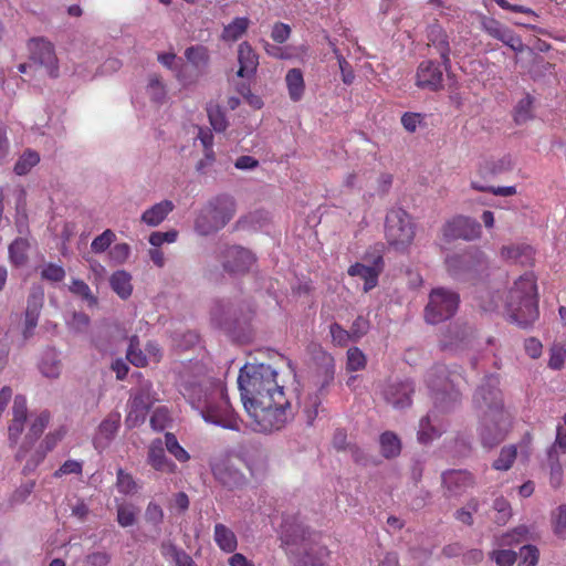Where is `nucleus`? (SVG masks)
<instances>
[{
	"instance_id": "obj_40",
	"label": "nucleus",
	"mask_w": 566,
	"mask_h": 566,
	"mask_svg": "<svg viewBox=\"0 0 566 566\" xmlns=\"http://www.w3.org/2000/svg\"><path fill=\"white\" fill-rule=\"evenodd\" d=\"M39 161V154L34 150L28 149L15 163L14 172L19 176L27 175Z\"/></svg>"
},
{
	"instance_id": "obj_5",
	"label": "nucleus",
	"mask_w": 566,
	"mask_h": 566,
	"mask_svg": "<svg viewBox=\"0 0 566 566\" xmlns=\"http://www.w3.org/2000/svg\"><path fill=\"white\" fill-rule=\"evenodd\" d=\"M507 311L520 327L527 328L539 316L537 285L533 274L526 273L514 282L507 295Z\"/></svg>"
},
{
	"instance_id": "obj_17",
	"label": "nucleus",
	"mask_w": 566,
	"mask_h": 566,
	"mask_svg": "<svg viewBox=\"0 0 566 566\" xmlns=\"http://www.w3.org/2000/svg\"><path fill=\"white\" fill-rule=\"evenodd\" d=\"M120 421L122 415L118 411H112L103 419L93 439L96 449H104L111 443L120 428Z\"/></svg>"
},
{
	"instance_id": "obj_4",
	"label": "nucleus",
	"mask_w": 566,
	"mask_h": 566,
	"mask_svg": "<svg viewBox=\"0 0 566 566\" xmlns=\"http://www.w3.org/2000/svg\"><path fill=\"white\" fill-rule=\"evenodd\" d=\"M455 378L461 375L447 373L443 366H436L428 375V385L434 399V410L420 420L418 440L428 443L441 436V428L432 426L431 421L438 411H448L460 401V391L454 388Z\"/></svg>"
},
{
	"instance_id": "obj_50",
	"label": "nucleus",
	"mask_w": 566,
	"mask_h": 566,
	"mask_svg": "<svg viewBox=\"0 0 566 566\" xmlns=\"http://www.w3.org/2000/svg\"><path fill=\"white\" fill-rule=\"evenodd\" d=\"M554 533L559 537H566V504L559 505L552 516Z\"/></svg>"
},
{
	"instance_id": "obj_32",
	"label": "nucleus",
	"mask_w": 566,
	"mask_h": 566,
	"mask_svg": "<svg viewBox=\"0 0 566 566\" xmlns=\"http://www.w3.org/2000/svg\"><path fill=\"white\" fill-rule=\"evenodd\" d=\"M528 528L525 525H520L510 532H506L494 538L495 545L499 547L518 545L528 538Z\"/></svg>"
},
{
	"instance_id": "obj_7",
	"label": "nucleus",
	"mask_w": 566,
	"mask_h": 566,
	"mask_svg": "<svg viewBox=\"0 0 566 566\" xmlns=\"http://www.w3.org/2000/svg\"><path fill=\"white\" fill-rule=\"evenodd\" d=\"M416 226L411 216L401 208L388 211L385 221V235L387 242L396 248H406L415 239Z\"/></svg>"
},
{
	"instance_id": "obj_28",
	"label": "nucleus",
	"mask_w": 566,
	"mask_h": 566,
	"mask_svg": "<svg viewBox=\"0 0 566 566\" xmlns=\"http://www.w3.org/2000/svg\"><path fill=\"white\" fill-rule=\"evenodd\" d=\"M30 242L25 238H17L9 245L8 254L10 263L15 268L24 266L29 261Z\"/></svg>"
},
{
	"instance_id": "obj_62",
	"label": "nucleus",
	"mask_w": 566,
	"mask_h": 566,
	"mask_svg": "<svg viewBox=\"0 0 566 566\" xmlns=\"http://www.w3.org/2000/svg\"><path fill=\"white\" fill-rule=\"evenodd\" d=\"M532 98L530 95L521 99L516 106L514 119L517 124L525 123L531 118Z\"/></svg>"
},
{
	"instance_id": "obj_12",
	"label": "nucleus",
	"mask_w": 566,
	"mask_h": 566,
	"mask_svg": "<svg viewBox=\"0 0 566 566\" xmlns=\"http://www.w3.org/2000/svg\"><path fill=\"white\" fill-rule=\"evenodd\" d=\"M443 82L441 64L432 60H426L419 63L415 76V84L418 88L439 92L444 87Z\"/></svg>"
},
{
	"instance_id": "obj_13",
	"label": "nucleus",
	"mask_w": 566,
	"mask_h": 566,
	"mask_svg": "<svg viewBox=\"0 0 566 566\" xmlns=\"http://www.w3.org/2000/svg\"><path fill=\"white\" fill-rule=\"evenodd\" d=\"M222 258L223 270L232 275L245 274L255 263V256L252 252L239 245L226 248Z\"/></svg>"
},
{
	"instance_id": "obj_51",
	"label": "nucleus",
	"mask_w": 566,
	"mask_h": 566,
	"mask_svg": "<svg viewBox=\"0 0 566 566\" xmlns=\"http://www.w3.org/2000/svg\"><path fill=\"white\" fill-rule=\"evenodd\" d=\"M539 559V551L534 545H524L520 551L518 566H536Z\"/></svg>"
},
{
	"instance_id": "obj_48",
	"label": "nucleus",
	"mask_w": 566,
	"mask_h": 566,
	"mask_svg": "<svg viewBox=\"0 0 566 566\" xmlns=\"http://www.w3.org/2000/svg\"><path fill=\"white\" fill-rule=\"evenodd\" d=\"M116 240V234L113 230L106 229L103 233L97 235L91 243V250L101 254L108 250L112 243Z\"/></svg>"
},
{
	"instance_id": "obj_52",
	"label": "nucleus",
	"mask_w": 566,
	"mask_h": 566,
	"mask_svg": "<svg viewBox=\"0 0 566 566\" xmlns=\"http://www.w3.org/2000/svg\"><path fill=\"white\" fill-rule=\"evenodd\" d=\"M563 424L557 426L555 441L548 448V451L559 454H566V413L563 416Z\"/></svg>"
},
{
	"instance_id": "obj_63",
	"label": "nucleus",
	"mask_w": 566,
	"mask_h": 566,
	"mask_svg": "<svg viewBox=\"0 0 566 566\" xmlns=\"http://www.w3.org/2000/svg\"><path fill=\"white\" fill-rule=\"evenodd\" d=\"M319 398L316 394L308 395L303 412L308 424H312L318 415Z\"/></svg>"
},
{
	"instance_id": "obj_41",
	"label": "nucleus",
	"mask_w": 566,
	"mask_h": 566,
	"mask_svg": "<svg viewBox=\"0 0 566 566\" xmlns=\"http://www.w3.org/2000/svg\"><path fill=\"white\" fill-rule=\"evenodd\" d=\"M126 357L136 367H145L147 365V355L139 348L137 336L130 337Z\"/></svg>"
},
{
	"instance_id": "obj_37",
	"label": "nucleus",
	"mask_w": 566,
	"mask_h": 566,
	"mask_svg": "<svg viewBox=\"0 0 566 566\" xmlns=\"http://www.w3.org/2000/svg\"><path fill=\"white\" fill-rule=\"evenodd\" d=\"M413 385L411 381H402L397 385L396 392H391L390 401L395 407L403 408L411 403V394L413 392Z\"/></svg>"
},
{
	"instance_id": "obj_23",
	"label": "nucleus",
	"mask_w": 566,
	"mask_h": 566,
	"mask_svg": "<svg viewBox=\"0 0 566 566\" xmlns=\"http://www.w3.org/2000/svg\"><path fill=\"white\" fill-rule=\"evenodd\" d=\"M482 29L490 36L500 40L504 44L515 49V42H520L513 32L504 27L500 21L491 17H483L481 20Z\"/></svg>"
},
{
	"instance_id": "obj_2",
	"label": "nucleus",
	"mask_w": 566,
	"mask_h": 566,
	"mask_svg": "<svg viewBox=\"0 0 566 566\" xmlns=\"http://www.w3.org/2000/svg\"><path fill=\"white\" fill-rule=\"evenodd\" d=\"M180 392L206 422L224 429L240 430L239 420L219 379L202 377L187 380L181 385Z\"/></svg>"
},
{
	"instance_id": "obj_20",
	"label": "nucleus",
	"mask_w": 566,
	"mask_h": 566,
	"mask_svg": "<svg viewBox=\"0 0 566 566\" xmlns=\"http://www.w3.org/2000/svg\"><path fill=\"white\" fill-rule=\"evenodd\" d=\"M28 408L27 399L23 396H15L12 407V420L9 424V440L11 444H15L24 429Z\"/></svg>"
},
{
	"instance_id": "obj_8",
	"label": "nucleus",
	"mask_w": 566,
	"mask_h": 566,
	"mask_svg": "<svg viewBox=\"0 0 566 566\" xmlns=\"http://www.w3.org/2000/svg\"><path fill=\"white\" fill-rule=\"evenodd\" d=\"M460 303L458 293L444 289H433L429 294V302L424 308V318L429 324H438L451 318Z\"/></svg>"
},
{
	"instance_id": "obj_22",
	"label": "nucleus",
	"mask_w": 566,
	"mask_h": 566,
	"mask_svg": "<svg viewBox=\"0 0 566 566\" xmlns=\"http://www.w3.org/2000/svg\"><path fill=\"white\" fill-rule=\"evenodd\" d=\"M49 422V411L44 410L40 412L39 416H36V418L32 421L30 426L28 434L25 436V441L23 442V444L15 454L17 460L20 461L25 457L29 447H31L39 439V437L43 433Z\"/></svg>"
},
{
	"instance_id": "obj_45",
	"label": "nucleus",
	"mask_w": 566,
	"mask_h": 566,
	"mask_svg": "<svg viewBox=\"0 0 566 566\" xmlns=\"http://www.w3.org/2000/svg\"><path fill=\"white\" fill-rule=\"evenodd\" d=\"M116 488L119 493L128 495L136 493L138 486L132 474L123 469H118L116 473Z\"/></svg>"
},
{
	"instance_id": "obj_55",
	"label": "nucleus",
	"mask_w": 566,
	"mask_h": 566,
	"mask_svg": "<svg viewBox=\"0 0 566 566\" xmlns=\"http://www.w3.org/2000/svg\"><path fill=\"white\" fill-rule=\"evenodd\" d=\"M471 187L474 190L483 191V192H491L495 196H503L509 197L516 193V188L514 186H507V187H491V186H484L483 184L472 180Z\"/></svg>"
},
{
	"instance_id": "obj_11",
	"label": "nucleus",
	"mask_w": 566,
	"mask_h": 566,
	"mask_svg": "<svg viewBox=\"0 0 566 566\" xmlns=\"http://www.w3.org/2000/svg\"><path fill=\"white\" fill-rule=\"evenodd\" d=\"M442 233L448 241L457 239L472 241L481 237V226L470 217L455 216L444 223Z\"/></svg>"
},
{
	"instance_id": "obj_43",
	"label": "nucleus",
	"mask_w": 566,
	"mask_h": 566,
	"mask_svg": "<svg viewBox=\"0 0 566 566\" xmlns=\"http://www.w3.org/2000/svg\"><path fill=\"white\" fill-rule=\"evenodd\" d=\"M492 507L496 512L494 522L497 525H505L512 517L511 504L504 496L496 497Z\"/></svg>"
},
{
	"instance_id": "obj_19",
	"label": "nucleus",
	"mask_w": 566,
	"mask_h": 566,
	"mask_svg": "<svg viewBox=\"0 0 566 566\" xmlns=\"http://www.w3.org/2000/svg\"><path fill=\"white\" fill-rule=\"evenodd\" d=\"M442 483L450 495H461L475 484L473 475L463 470H451L442 474Z\"/></svg>"
},
{
	"instance_id": "obj_36",
	"label": "nucleus",
	"mask_w": 566,
	"mask_h": 566,
	"mask_svg": "<svg viewBox=\"0 0 566 566\" xmlns=\"http://www.w3.org/2000/svg\"><path fill=\"white\" fill-rule=\"evenodd\" d=\"M547 463L549 467V483L554 489H557L563 483L560 454L547 450Z\"/></svg>"
},
{
	"instance_id": "obj_35",
	"label": "nucleus",
	"mask_w": 566,
	"mask_h": 566,
	"mask_svg": "<svg viewBox=\"0 0 566 566\" xmlns=\"http://www.w3.org/2000/svg\"><path fill=\"white\" fill-rule=\"evenodd\" d=\"M39 369L44 377L57 378L61 374V361L57 359V355L53 349H49L44 353Z\"/></svg>"
},
{
	"instance_id": "obj_60",
	"label": "nucleus",
	"mask_w": 566,
	"mask_h": 566,
	"mask_svg": "<svg viewBox=\"0 0 566 566\" xmlns=\"http://www.w3.org/2000/svg\"><path fill=\"white\" fill-rule=\"evenodd\" d=\"M423 119V114L406 112L401 116V125L408 133H415L418 126L422 124Z\"/></svg>"
},
{
	"instance_id": "obj_25",
	"label": "nucleus",
	"mask_w": 566,
	"mask_h": 566,
	"mask_svg": "<svg viewBox=\"0 0 566 566\" xmlns=\"http://www.w3.org/2000/svg\"><path fill=\"white\" fill-rule=\"evenodd\" d=\"M148 463L156 470L165 473H174L177 465L169 460L160 440L154 441L148 450Z\"/></svg>"
},
{
	"instance_id": "obj_56",
	"label": "nucleus",
	"mask_w": 566,
	"mask_h": 566,
	"mask_svg": "<svg viewBox=\"0 0 566 566\" xmlns=\"http://www.w3.org/2000/svg\"><path fill=\"white\" fill-rule=\"evenodd\" d=\"M329 333L333 343L340 347H345L353 339L350 331L344 329L338 323H333L329 326Z\"/></svg>"
},
{
	"instance_id": "obj_29",
	"label": "nucleus",
	"mask_w": 566,
	"mask_h": 566,
	"mask_svg": "<svg viewBox=\"0 0 566 566\" xmlns=\"http://www.w3.org/2000/svg\"><path fill=\"white\" fill-rule=\"evenodd\" d=\"M109 285L122 300H127L133 293L132 275L125 270L115 271L109 277Z\"/></svg>"
},
{
	"instance_id": "obj_61",
	"label": "nucleus",
	"mask_w": 566,
	"mask_h": 566,
	"mask_svg": "<svg viewBox=\"0 0 566 566\" xmlns=\"http://www.w3.org/2000/svg\"><path fill=\"white\" fill-rule=\"evenodd\" d=\"M117 522L122 527H128L136 522V512L133 506L120 505L117 507Z\"/></svg>"
},
{
	"instance_id": "obj_47",
	"label": "nucleus",
	"mask_w": 566,
	"mask_h": 566,
	"mask_svg": "<svg viewBox=\"0 0 566 566\" xmlns=\"http://www.w3.org/2000/svg\"><path fill=\"white\" fill-rule=\"evenodd\" d=\"M165 446L167 451L179 462H187L189 460V453L179 444L174 433L167 432L165 434Z\"/></svg>"
},
{
	"instance_id": "obj_24",
	"label": "nucleus",
	"mask_w": 566,
	"mask_h": 566,
	"mask_svg": "<svg viewBox=\"0 0 566 566\" xmlns=\"http://www.w3.org/2000/svg\"><path fill=\"white\" fill-rule=\"evenodd\" d=\"M378 263H381V258H378V260L375 262V265ZM380 272V268L368 266L359 262L352 264L347 270L348 275L359 276L361 280H364V292L366 293L376 287Z\"/></svg>"
},
{
	"instance_id": "obj_49",
	"label": "nucleus",
	"mask_w": 566,
	"mask_h": 566,
	"mask_svg": "<svg viewBox=\"0 0 566 566\" xmlns=\"http://www.w3.org/2000/svg\"><path fill=\"white\" fill-rule=\"evenodd\" d=\"M43 302V290L41 287H33L28 296L25 313L40 315Z\"/></svg>"
},
{
	"instance_id": "obj_31",
	"label": "nucleus",
	"mask_w": 566,
	"mask_h": 566,
	"mask_svg": "<svg viewBox=\"0 0 566 566\" xmlns=\"http://www.w3.org/2000/svg\"><path fill=\"white\" fill-rule=\"evenodd\" d=\"M213 537L218 547L226 553H233L238 547L235 534L224 524L218 523L214 525Z\"/></svg>"
},
{
	"instance_id": "obj_6",
	"label": "nucleus",
	"mask_w": 566,
	"mask_h": 566,
	"mask_svg": "<svg viewBox=\"0 0 566 566\" xmlns=\"http://www.w3.org/2000/svg\"><path fill=\"white\" fill-rule=\"evenodd\" d=\"M235 213V201L229 195H219L201 210L195 222L197 232L209 235L224 228Z\"/></svg>"
},
{
	"instance_id": "obj_15",
	"label": "nucleus",
	"mask_w": 566,
	"mask_h": 566,
	"mask_svg": "<svg viewBox=\"0 0 566 566\" xmlns=\"http://www.w3.org/2000/svg\"><path fill=\"white\" fill-rule=\"evenodd\" d=\"M31 59L50 70L52 76H56L57 65L54 48L44 39H32L29 42Z\"/></svg>"
},
{
	"instance_id": "obj_27",
	"label": "nucleus",
	"mask_w": 566,
	"mask_h": 566,
	"mask_svg": "<svg viewBox=\"0 0 566 566\" xmlns=\"http://www.w3.org/2000/svg\"><path fill=\"white\" fill-rule=\"evenodd\" d=\"M306 531L296 521L285 520L281 525V541L285 546L298 545L305 541Z\"/></svg>"
},
{
	"instance_id": "obj_30",
	"label": "nucleus",
	"mask_w": 566,
	"mask_h": 566,
	"mask_svg": "<svg viewBox=\"0 0 566 566\" xmlns=\"http://www.w3.org/2000/svg\"><path fill=\"white\" fill-rule=\"evenodd\" d=\"M285 83L291 101L298 102L305 92L303 72L300 69H291L285 75Z\"/></svg>"
},
{
	"instance_id": "obj_59",
	"label": "nucleus",
	"mask_w": 566,
	"mask_h": 566,
	"mask_svg": "<svg viewBox=\"0 0 566 566\" xmlns=\"http://www.w3.org/2000/svg\"><path fill=\"white\" fill-rule=\"evenodd\" d=\"M490 557L499 566H512L516 562V553L511 549H495Z\"/></svg>"
},
{
	"instance_id": "obj_42",
	"label": "nucleus",
	"mask_w": 566,
	"mask_h": 566,
	"mask_svg": "<svg viewBox=\"0 0 566 566\" xmlns=\"http://www.w3.org/2000/svg\"><path fill=\"white\" fill-rule=\"evenodd\" d=\"M208 118L210 125L217 133H222L228 127V120L221 107L216 104H210L207 107Z\"/></svg>"
},
{
	"instance_id": "obj_3",
	"label": "nucleus",
	"mask_w": 566,
	"mask_h": 566,
	"mask_svg": "<svg viewBox=\"0 0 566 566\" xmlns=\"http://www.w3.org/2000/svg\"><path fill=\"white\" fill-rule=\"evenodd\" d=\"M499 385L496 376H488L473 396L476 409L482 412L480 438L482 444L489 449L505 439L511 426V417L504 410Z\"/></svg>"
},
{
	"instance_id": "obj_34",
	"label": "nucleus",
	"mask_w": 566,
	"mask_h": 566,
	"mask_svg": "<svg viewBox=\"0 0 566 566\" xmlns=\"http://www.w3.org/2000/svg\"><path fill=\"white\" fill-rule=\"evenodd\" d=\"M380 453L387 458H396L400 454L401 442L398 436L391 431L381 433L379 438Z\"/></svg>"
},
{
	"instance_id": "obj_46",
	"label": "nucleus",
	"mask_w": 566,
	"mask_h": 566,
	"mask_svg": "<svg viewBox=\"0 0 566 566\" xmlns=\"http://www.w3.org/2000/svg\"><path fill=\"white\" fill-rule=\"evenodd\" d=\"M346 369L348 371L363 370L366 367V355L358 347H350L347 350Z\"/></svg>"
},
{
	"instance_id": "obj_39",
	"label": "nucleus",
	"mask_w": 566,
	"mask_h": 566,
	"mask_svg": "<svg viewBox=\"0 0 566 566\" xmlns=\"http://www.w3.org/2000/svg\"><path fill=\"white\" fill-rule=\"evenodd\" d=\"M185 56L193 66H206L209 62V51L203 45H192L186 49Z\"/></svg>"
},
{
	"instance_id": "obj_44",
	"label": "nucleus",
	"mask_w": 566,
	"mask_h": 566,
	"mask_svg": "<svg viewBox=\"0 0 566 566\" xmlns=\"http://www.w3.org/2000/svg\"><path fill=\"white\" fill-rule=\"evenodd\" d=\"M69 290L74 295H77L85 300L88 305L93 306L97 304V297L92 293L90 286L80 279H73L69 286Z\"/></svg>"
},
{
	"instance_id": "obj_14",
	"label": "nucleus",
	"mask_w": 566,
	"mask_h": 566,
	"mask_svg": "<svg viewBox=\"0 0 566 566\" xmlns=\"http://www.w3.org/2000/svg\"><path fill=\"white\" fill-rule=\"evenodd\" d=\"M217 481L229 489H239L247 483L244 474L233 464L230 458H221L211 464Z\"/></svg>"
},
{
	"instance_id": "obj_9",
	"label": "nucleus",
	"mask_w": 566,
	"mask_h": 566,
	"mask_svg": "<svg viewBox=\"0 0 566 566\" xmlns=\"http://www.w3.org/2000/svg\"><path fill=\"white\" fill-rule=\"evenodd\" d=\"M155 401L151 382L143 380L138 388L130 394L128 412L125 419L126 426L132 429L143 424Z\"/></svg>"
},
{
	"instance_id": "obj_16",
	"label": "nucleus",
	"mask_w": 566,
	"mask_h": 566,
	"mask_svg": "<svg viewBox=\"0 0 566 566\" xmlns=\"http://www.w3.org/2000/svg\"><path fill=\"white\" fill-rule=\"evenodd\" d=\"M427 38L428 45L437 51L441 57L443 69L448 71L451 67V49L446 30L438 23L431 24L428 28Z\"/></svg>"
},
{
	"instance_id": "obj_21",
	"label": "nucleus",
	"mask_w": 566,
	"mask_h": 566,
	"mask_svg": "<svg viewBox=\"0 0 566 566\" xmlns=\"http://www.w3.org/2000/svg\"><path fill=\"white\" fill-rule=\"evenodd\" d=\"M239 70L237 75L249 77L255 74L259 66V56L248 42H242L238 49Z\"/></svg>"
},
{
	"instance_id": "obj_18",
	"label": "nucleus",
	"mask_w": 566,
	"mask_h": 566,
	"mask_svg": "<svg viewBox=\"0 0 566 566\" xmlns=\"http://www.w3.org/2000/svg\"><path fill=\"white\" fill-rule=\"evenodd\" d=\"M66 433V429L64 427H60L59 429L49 432L43 441L41 442L39 449L28 460L27 464L23 468L24 473H29L35 470V468L44 460L48 452L52 451L56 444L64 438Z\"/></svg>"
},
{
	"instance_id": "obj_38",
	"label": "nucleus",
	"mask_w": 566,
	"mask_h": 566,
	"mask_svg": "<svg viewBox=\"0 0 566 566\" xmlns=\"http://www.w3.org/2000/svg\"><path fill=\"white\" fill-rule=\"evenodd\" d=\"M517 457V449L514 444L505 446L501 449L492 467L497 471H507L512 468Z\"/></svg>"
},
{
	"instance_id": "obj_26",
	"label": "nucleus",
	"mask_w": 566,
	"mask_h": 566,
	"mask_svg": "<svg viewBox=\"0 0 566 566\" xmlns=\"http://www.w3.org/2000/svg\"><path fill=\"white\" fill-rule=\"evenodd\" d=\"M174 208L175 206L170 200H163L155 203L153 207L144 211L140 218L142 222L149 227H156L167 218Z\"/></svg>"
},
{
	"instance_id": "obj_10",
	"label": "nucleus",
	"mask_w": 566,
	"mask_h": 566,
	"mask_svg": "<svg viewBox=\"0 0 566 566\" xmlns=\"http://www.w3.org/2000/svg\"><path fill=\"white\" fill-rule=\"evenodd\" d=\"M446 266L451 275L478 271L486 266V256L480 249H470L446 259Z\"/></svg>"
},
{
	"instance_id": "obj_58",
	"label": "nucleus",
	"mask_w": 566,
	"mask_h": 566,
	"mask_svg": "<svg viewBox=\"0 0 566 566\" xmlns=\"http://www.w3.org/2000/svg\"><path fill=\"white\" fill-rule=\"evenodd\" d=\"M169 421V413L165 407H159L154 410L150 416V426L156 431H163Z\"/></svg>"
},
{
	"instance_id": "obj_64",
	"label": "nucleus",
	"mask_w": 566,
	"mask_h": 566,
	"mask_svg": "<svg viewBox=\"0 0 566 566\" xmlns=\"http://www.w3.org/2000/svg\"><path fill=\"white\" fill-rule=\"evenodd\" d=\"M111 560V555L106 552H93L85 556L83 566H106Z\"/></svg>"
},
{
	"instance_id": "obj_57",
	"label": "nucleus",
	"mask_w": 566,
	"mask_h": 566,
	"mask_svg": "<svg viewBox=\"0 0 566 566\" xmlns=\"http://www.w3.org/2000/svg\"><path fill=\"white\" fill-rule=\"evenodd\" d=\"M41 277L50 282H61L65 277V270L61 265L48 263L41 271Z\"/></svg>"
},
{
	"instance_id": "obj_33",
	"label": "nucleus",
	"mask_w": 566,
	"mask_h": 566,
	"mask_svg": "<svg viewBox=\"0 0 566 566\" xmlns=\"http://www.w3.org/2000/svg\"><path fill=\"white\" fill-rule=\"evenodd\" d=\"M250 25V20L247 17L234 18L231 23L223 28L221 39L223 41H238L247 31Z\"/></svg>"
},
{
	"instance_id": "obj_1",
	"label": "nucleus",
	"mask_w": 566,
	"mask_h": 566,
	"mask_svg": "<svg viewBox=\"0 0 566 566\" xmlns=\"http://www.w3.org/2000/svg\"><path fill=\"white\" fill-rule=\"evenodd\" d=\"M276 371L265 364H245L239 373L238 385L253 430L273 432L284 428L294 410Z\"/></svg>"
},
{
	"instance_id": "obj_54",
	"label": "nucleus",
	"mask_w": 566,
	"mask_h": 566,
	"mask_svg": "<svg viewBox=\"0 0 566 566\" xmlns=\"http://www.w3.org/2000/svg\"><path fill=\"white\" fill-rule=\"evenodd\" d=\"M333 52L335 53V56L338 61V66L342 73V81L344 84L350 85L355 80L354 70L350 63L342 55L337 48H334Z\"/></svg>"
},
{
	"instance_id": "obj_53",
	"label": "nucleus",
	"mask_w": 566,
	"mask_h": 566,
	"mask_svg": "<svg viewBox=\"0 0 566 566\" xmlns=\"http://www.w3.org/2000/svg\"><path fill=\"white\" fill-rule=\"evenodd\" d=\"M147 91L154 102L161 103L165 99L166 90L158 75L154 74L149 77Z\"/></svg>"
}]
</instances>
